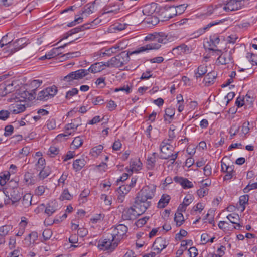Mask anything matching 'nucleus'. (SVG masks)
<instances>
[{
  "mask_svg": "<svg viewBox=\"0 0 257 257\" xmlns=\"http://www.w3.org/2000/svg\"><path fill=\"white\" fill-rule=\"evenodd\" d=\"M156 186L150 184L145 186L138 192L135 201L134 207L145 212L151 204V200L155 195Z\"/></svg>",
  "mask_w": 257,
  "mask_h": 257,
  "instance_id": "f257e3e1",
  "label": "nucleus"
},
{
  "mask_svg": "<svg viewBox=\"0 0 257 257\" xmlns=\"http://www.w3.org/2000/svg\"><path fill=\"white\" fill-rule=\"evenodd\" d=\"M145 40L150 41L151 42L137 48L133 52V53L138 54L148 50L159 49L161 46V44H165L171 41V36L166 35L163 32L155 34H150L145 37Z\"/></svg>",
  "mask_w": 257,
  "mask_h": 257,
  "instance_id": "f03ea898",
  "label": "nucleus"
},
{
  "mask_svg": "<svg viewBox=\"0 0 257 257\" xmlns=\"http://www.w3.org/2000/svg\"><path fill=\"white\" fill-rule=\"evenodd\" d=\"M118 242L110 234L106 238L99 240L97 247L101 250L112 252L117 247Z\"/></svg>",
  "mask_w": 257,
  "mask_h": 257,
  "instance_id": "7ed1b4c3",
  "label": "nucleus"
},
{
  "mask_svg": "<svg viewBox=\"0 0 257 257\" xmlns=\"http://www.w3.org/2000/svg\"><path fill=\"white\" fill-rule=\"evenodd\" d=\"M169 140H164L160 144L161 158L164 159H170L173 163L178 157V152L172 154V146L168 143Z\"/></svg>",
  "mask_w": 257,
  "mask_h": 257,
  "instance_id": "20e7f679",
  "label": "nucleus"
},
{
  "mask_svg": "<svg viewBox=\"0 0 257 257\" xmlns=\"http://www.w3.org/2000/svg\"><path fill=\"white\" fill-rule=\"evenodd\" d=\"M108 20H107L108 21ZM106 21H103L100 18H97L90 23L86 24L84 25L75 27L69 31V35H72L75 33L84 31L85 29L94 28L99 24H104Z\"/></svg>",
  "mask_w": 257,
  "mask_h": 257,
  "instance_id": "39448f33",
  "label": "nucleus"
},
{
  "mask_svg": "<svg viewBox=\"0 0 257 257\" xmlns=\"http://www.w3.org/2000/svg\"><path fill=\"white\" fill-rule=\"evenodd\" d=\"M110 235L113 237L114 239L119 243L120 240L127 232V227L123 224H119L111 229Z\"/></svg>",
  "mask_w": 257,
  "mask_h": 257,
  "instance_id": "423d86ee",
  "label": "nucleus"
},
{
  "mask_svg": "<svg viewBox=\"0 0 257 257\" xmlns=\"http://www.w3.org/2000/svg\"><path fill=\"white\" fill-rule=\"evenodd\" d=\"M225 13H227V11L224 3L223 1H222L221 3H219L214 6L208 7L205 15L207 16H210L211 15L216 16L223 15Z\"/></svg>",
  "mask_w": 257,
  "mask_h": 257,
  "instance_id": "0eeeda50",
  "label": "nucleus"
},
{
  "mask_svg": "<svg viewBox=\"0 0 257 257\" xmlns=\"http://www.w3.org/2000/svg\"><path fill=\"white\" fill-rule=\"evenodd\" d=\"M119 10L120 6L118 3L110 1L103 7V12L99 18L102 20L101 17H109L110 14H115L118 13Z\"/></svg>",
  "mask_w": 257,
  "mask_h": 257,
  "instance_id": "6e6552de",
  "label": "nucleus"
},
{
  "mask_svg": "<svg viewBox=\"0 0 257 257\" xmlns=\"http://www.w3.org/2000/svg\"><path fill=\"white\" fill-rule=\"evenodd\" d=\"M57 92V88L53 85L42 90L38 94L37 99L41 101L47 100L53 97Z\"/></svg>",
  "mask_w": 257,
  "mask_h": 257,
  "instance_id": "1a4fd4ad",
  "label": "nucleus"
},
{
  "mask_svg": "<svg viewBox=\"0 0 257 257\" xmlns=\"http://www.w3.org/2000/svg\"><path fill=\"white\" fill-rule=\"evenodd\" d=\"M88 74L87 69H79L68 74L64 78V80L71 84L74 80L82 79Z\"/></svg>",
  "mask_w": 257,
  "mask_h": 257,
  "instance_id": "9d476101",
  "label": "nucleus"
},
{
  "mask_svg": "<svg viewBox=\"0 0 257 257\" xmlns=\"http://www.w3.org/2000/svg\"><path fill=\"white\" fill-rule=\"evenodd\" d=\"M168 244L169 242L165 238L158 237L156 239L153 244L152 248L153 251L151 252L154 253L155 256L158 255Z\"/></svg>",
  "mask_w": 257,
  "mask_h": 257,
  "instance_id": "9b49d317",
  "label": "nucleus"
},
{
  "mask_svg": "<svg viewBox=\"0 0 257 257\" xmlns=\"http://www.w3.org/2000/svg\"><path fill=\"white\" fill-rule=\"evenodd\" d=\"M5 192L8 199H10V204H15L20 200L21 198L22 193L20 188L18 187L7 188Z\"/></svg>",
  "mask_w": 257,
  "mask_h": 257,
  "instance_id": "f8f14e48",
  "label": "nucleus"
},
{
  "mask_svg": "<svg viewBox=\"0 0 257 257\" xmlns=\"http://www.w3.org/2000/svg\"><path fill=\"white\" fill-rule=\"evenodd\" d=\"M174 6H165L159 9L158 15L162 21H167L175 16Z\"/></svg>",
  "mask_w": 257,
  "mask_h": 257,
  "instance_id": "ddd939ff",
  "label": "nucleus"
},
{
  "mask_svg": "<svg viewBox=\"0 0 257 257\" xmlns=\"http://www.w3.org/2000/svg\"><path fill=\"white\" fill-rule=\"evenodd\" d=\"M144 212H141L140 209H137L130 207L123 210L122 213V219L123 220H131L135 219L137 216H139Z\"/></svg>",
  "mask_w": 257,
  "mask_h": 257,
  "instance_id": "4468645a",
  "label": "nucleus"
},
{
  "mask_svg": "<svg viewBox=\"0 0 257 257\" xmlns=\"http://www.w3.org/2000/svg\"><path fill=\"white\" fill-rule=\"evenodd\" d=\"M111 59L114 67H120L127 63L128 56L127 54L123 52Z\"/></svg>",
  "mask_w": 257,
  "mask_h": 257,
  "instance_id": "2eb2a0df",
  "label": "nucleus"
},
{
  "mask_svg": "<svg viewBox=\"0 0 257 257\" xmlns=\"http://www.w3.org/2000/svg\"><path fill=\"white\" fill-rule=\"evenodd\" d=\"M157 4L155 3L147 4L143 8V10L140 11V13H142L144 15L147 17L153 15L157 14L159 11H157Z\"/></svg>",
  "mask_w": 257,
  "mask_h": 257,
  "instance_id": "dca6fc26",
  "label": "nucleus"
},
{
  "mask_svg": "<svg viewBox=\"0 0 257 257\" xmlns=\"http://www.w3.org/2000/svg\"><path fill=\"white\" fill-rule=\"evenodd\" d=\"M174 180L180 184L184 189L191 188L193 187V183L186 178L176 176L174 178Z\"/></svg>",
  "mask_w": 257,
  "mask_h": 257,
  "instance_id": "f3484780",
  "label": "nucleus"
},
{
  "mask_svg": "<svg viewBox=\"0 0 257 257\" xmlns=\"http://www.w3.org/2000/svg\"><path fill=\"white\" fill-rule=\"evenodd\" d=\"M217 77V73L215 71L208 73L204 77L203 82L206 86L213 84Z\"/></svg>",
  "mask_w": 257,
  "mask_h": 257,
  "instance_id": "a211bd4d",
  "label": "nucleus"
},
{
  "mask_svg": "<svg viewBox=\"0 0 257 257\" xmlns=\"http://www.w3.org/2000/svg\"><path fill=\"white\" fill-rule=\"evenodd\" d=\"M190 51V48L184 44L172 49L173 54L177 55H181L182 53H189Z\"/></svg>",
  "mask_w": 257,
  "mask_h": 257,
  "instance_id": "6ab92c4d",
  "label": "nucleus"
},
{
  "mask_svg": "<svg viewBox=\"0 0 257 257\" xmlns=\"http://www.w3.org/2000/svg\"><path fill=\"white\" fill-rule=\"evenodd\" d=\"M142 164L138 159L131 160L130 163V170L131 172H137L141 169Z\"/></svg>",
  "mask_w": 257,
  "mask_h": 257,
  "instance_id": "aec40b11",
  "label": "nucleus"
},
{
  "mask_svg": "<svg viewBox=\"0 0 257 257\" xmlns=\"http://www.w3.org/2000/svg\"><path fill=\"white\" fill-rule=\"evenodd\" d=\"M68 43H66L63 46L52 49L51 51L46 54L45 58L50 59L52 58H54L57 56V55H59L60 54H61V53L59 52V50L60 49H63L68 45Z\"/></svg>",
  "mask_w": 257,
  "mask_h": 257,
  "instance_id": "412c9836",
  "label": "nucleus"
},
{
  "mask_svg": "<svg viewBox=\"0 0 257 257\" xmlns=\"http://www.w3.org/2000/svg\"><path fill=\"white\" fill-rule=\"evenodd\" d=\"M87 70L88 72H90L92 73L100 72L104 70L102 62H96L92 64Z\"/></svg>",
  "mask_w": 257,
  "mask_h": 257,
  "instance_id": "4be33fe9",
  "label": "nucleus"
},
{
  "mask_svg": "<svg viewBox=\"0 0 257 257\" xmlns=\"http://www.w3.org/2000/svg\"><path fill=\"white\" fill-rule=\"evenodd\" d=\"M219 63L222 65H225L231 61V56L229 53H222L217 59Z\"/></svg>",
  "mask_w": 257,
  "mask_h": 257,
  "instance_id": "5701e85b",
  "label": "nucleus"
},
{
  "mask_svg": "<svg viewBox=\"0 0 257 257\" xmlns=\"http://www.w3.org/2000/svg\"><path fill=\"white\" fill-rule=\"evenodd\" d=\"M171 197L167 194H163L158 203V207L163 208L166 207L169 203Z\"/></svg>",
  "mask_w": 257,
  "mask_h": 257,
  "instance_id": "b1692460",
  "label": "nucleus"
},
{
  "mask_svg": "<svg viewBox=\"0 0 257 257\" xmlns=\"http://www.w3.org/2000/svg\"><path fill=\"white\" fill-rule=\"evenodd\" d=\"M207 72V66L205 64L200 65L195 71V77L197 79L201 77Z\"/></svg>",
  "mask_w": 257,
  "mask_h": 257,
  "instance_id": "393cba45",
  "label": "nucleus"
},
{
  "mask_svg": "<svg viewBox=\"0 0 257 257\" xmlns=\"http://www.w3.org/2000/svg\"><path fill=\"white\" fill-rule=\"evenodd\" d=\"M219 42L220 39L218 36L215 35L211 36L210 37L209 49L213 51L215 50V48L217 45L219 43Z\"/></svg>",
  "mask_w": 257,
  "mask_h": 257,
  "instance_id": "a878e982",
  "label": "nucleus"
},
{
  "mask_svg": "<svg viewBox=\"0 0 257 257\" xmlns=\"http://www.w3.org/2000/svg\"><path fill=\"white\" fill-rule=\"evenodd\" d=\"M27 221L25 217H22L21 221L19 224V229L18 232L16 233V236H21L25 232V229L26 225H27Z\"/></svg>",
  "mask_w": 257,
  "mask_h": 257,
  "instance_id": "bb28decb",
  "label": "nucleus"
},
{
  "mask_svg": "<svg viewBox=\"0 0 257 257\" xmlns=\"http://www.w3.org/2000/svg\"><path fill=\"white\" fill-rule=\"evenodd\" d=\"M38 174V178L40 180H43L47 178L51 173V169L49 166H46L42 168Z\"/></svg>",
  "mask_w": 257,
  "mask_h": 257,
  "instance_id": "cd10ccee",
  "label": "nucleus"
},
{
  "mask_svg": "<svg viewBox=\"0 0 257 257\" xmlns=\"http://www.w3.org/2000/svg\"><path fill=\"white\" fill-rule=\"evenodd\" d=\"M32 196L31 194H26L23 196L21 204L24 208H28L31 205Z\"/></svg>",
  "mask_w": 257,
  "mask_h": 257,
  "instance_id": "c85d7f7f",
  "label": "nucleus"
},
{
  "mask_svg": "<svg viewBox=\"0 0 257 257\" xmlns=\"http://www.w3.org/2000/svg\"><path fill=\"white\" fill-rule=\"evenodd\" d=\"M86 164V161L83 158L76 159L73 162V168L76 171L80 170Z\"/></svg>",
  "mask_w": 257,
  "mask_h": 257,
  "instance_id": "c756f323",
  "label": "nucleus"
},
{
  "mask_svg": "<svg viewBox=\"0 0 257 257\" xmlns=\"http://www.w3.org/2000/svg\"><path fill=\"white\" fill-rule=\"evenodd\" d=\"M145 21L152 26L156 25L159 22V19L158 18L157 14L148 16L144 18Z\"/></svg>",
  "mask_w": 257,
  "mask_h": 257,
  "instance_id": "7c9ffc66",
  "label": "nucleus"
},
{
  "mask_svg": "<svg viewBox=\"0 0 257 257\" xmlns=\"http://www.w3.org/2000/svg\"><path fill=\"white\" fill-rule=\"evenodd\" d=\"M12 111L14 114H18L25 111L26 107L24 104L16 103L12 105Z\"/></svg>",
  "mask_w": 257,
  "mask_h": 257,
  "instance_id": "2f4dec72",
  "label": "nucleus"
},
{
  "mask_svg": "<svg viewBox=\"0 0 257 257\" xmlns=\"http://www.w3.org/2000/svg\"><path fill=\"white\" fill-rule=\"evenodd\" d=\"M83 143V139L81 137L78 136L75 137L73 140L71 146L74 149H77L81 146Z\"/></svg>",
  "mask_w": 257,
  "mask_h": 257,
  "instance_id": "473e14b6",
  "label": "nucleus"
},
{
  "mask_svg": "<svg viewBox=\"0 0 257 257\" xmlns=\"http://www.w3.org/2000/svg\"><path fill=\"white\" fill-rule=\"evenodd\" d=\"M103 149V147L101 145L95 146L91 149L90 154L94 157H96L101 153Z\"/></svg>",
  "mask_w": 257,
  "mask_h": 257,
  "instance_id": "72a5a7b5",
  "label": "nucleus"
},
{
  "mask_svg": "<svg viewBox=\"0 0 257 257\" xmlns=\"http://www.w3.org/2000/svg\"><path fill=\"white\" fill-rule=\"evenodd\" d=\"M9 204H10V199H8L5 191L0 192V207H3L4 205Z\"/></svg>",
  "mask_w": 257,
  "mask_h": 257,
  "instance_id": "f704fd0d",
  "label": "nucleus"
},
{
  "mask_svg": "<svg viewBox=\"0 0 257 257\" xmlns=\"http://www.w3.org/2000/svg\"><path fill=\"white\" fill-rule=\"evenodd\" d=\"M174 220L177 226H181L184 221V216L182 213L177 211L175 214Z\"/></svg>",
  "mask_w": 257,
  "mask_h": 257,
  "instance_id": "c9c22d12",
  "label": "nucleus"
},
{
  "mask_svg": "<svg viewBox=\"0 0 257 257\" xmlns=\"http://www.w3.org/2000/svg\"><path fill=\"white\" fill-rule=\"evenodd\" d=\"M120 50V46L119 45H115L111 48L106 49L103 53V56L104 55L110 56L112 54L117 53Z\"/></svg>",
  "mask_w": 257,
  "mask_h": 257,
  "instance_id": "e433bc0d",
  "label": "nucleus"
},
{
  "mask_svg": "<svg viewBox=\"0 0 257 257\" xmlns=\"http://www.w3.org/2000/svg\"><path fill=\"white\" fill-rule=\"evenodd\" d=\"M12 229L13 226L11 225H6L0 227V235L5 237Z\"/></svg>",
  "mask_w": 257,
  "mask_h": 257,
  "instance_id": "4c0bfd02",
  "label": "nucleus"
},
{
  "mask_svg": "<svg viewBox=\"0 0 257 257\" xmlns=\"http://www.w3.org/2000/svg\"><path fill=\"white\" fill-rule=\"evenodd\" d=\"M249 200V196L248 195H244L239 197V204L242 207V211H243L245 208V205L248 203Z\"/></svg>",
  "mask_w": 257,
  "mask_h": 257,
  "instance_id": "58836bf2",
  "label": "nucleus"
},
{
  "mask_svg": "<svg viewBox=\"0 0 257 257\" xmlns=\"http://www.w3.org/2000/svg\"><path fill=\"white\" fill-rule=\"evenodd\" d=\"M24 180L25 182L28 185H32L34 183V180L32 173L27 172L24 176Z\"/></svg>",
  "mask_w": 257,
  "mask_h": 257,
  "instance_id": "ea45409f",
  "label": "nucleus"
},
{
  "mask_svg": "<svg viewBox=\"0 0 257 257\" xmlns=\"http://www.w3.org/2000/svg\"><path fill=\"white\" fill-rule=\"evenodd\" d=\"M45 160L42 157L38 159L37 163L35 164V169L38 171L40 170L42 168L46 167Z\"/></svg>",
  "mask_w": 257,
  "mask_h": 257,
  "instance_id": "a19ab883",
  "label": "nucleus"
},
{
  "mask_svg": "<svg viewBox=\"0 0 257 257\" xmlns=\"http://www.w3.org/2000/svg\"><path fill=\"white\" fill-rule=\"evenodd\" d=\"M227 218L233 224L237 223L239 221L240 217L237 213H232L227 216Z\"/></svg>",
  "mask_w": 257,
  "mask_h": 257,
  "instance_id": "79ce46f5",
  "label": "nucleus"
},
{
  "mask_svg": "<svg viewBox=\"0 0 257 257\" xmlns=\"http://www.w3.org/2000/svg\"><path fill=\"white\" fill-rule=\"evenodd\" d=\"M89 194V190H84L80 195L79 201L80 203H84L87 201V197Z\"/></svg>",
  "mask_w": 257,
  "mask_h": 257,
  "instance_id": "37998d69",
  "label": "nucleus"
},
{
  "mask_svg": "<svg viewBox=\"0 0 257 257\" xmlns=\"http://www.w3.org/2000/svg\"><path fill=\"white\" fill-rule=\"evenodd\" d=\"M187 5L186 4H182L174 7L175 16L182 14L186 10Z\"/></svg>",
  "mask_w": 257,
  "mask_h": 257,
  "instance_id": "c03bdc74",
  "label": "nucleus"
},
{
  "mask_svg": "<svg viewBox=\"0 0 257 257\" xmlns=\"http://www.w3.org/2000/svg\"><path fill=\"white\" fill-rule=\"evenodd\" d=\"M7 35L4 36L2 37L0 41V47L2 48L5 45L8 46V47L11 48V45H12V42L10 41H7ZM15 44H13L14 46H15Z\"/></svg>",
  "mask_w": 257,
  "mask_h": 257,
  "instance_id": "a18cd8bd",
  "label": "nucleus"
},
{
  "mask_svg": "<svg viewBox=\"0 0 257 257\" xmlns=\"http://www.w3.org/2000/svg\"><path fill=\"white\" fill-rule=\"evenodd\" d=\"M10 174L9 172L4 173L0 176V185L4 186L7 182L9 180Z\"/></svg>",
  "mask_w": 257,
  "mask_h": 257,
  "instance_id": "49530a36",
  "label": "nucleus"
},
{
  "mask_svg": "<svg viewBox=\"0 0 257 257\" xmlns=\"http://www.w3.org/2000/svg\"><path fill=\"white\" fill-rule=\"evenodd\" d=\"M72 198V195L70 194V193L68 191V190L67 189H65L63 190V192L62 193L60 199L61 200H70Z\"/></svg>",
  "mask_w": 257,
  "mask_h": 257,
  "instance_id": "de8ad7c7",
  "label": "nucleus"
},
{
  "mask_svg": "<svg viewBox=\"0 0 257 257\" xmlns=\"http://www.w3.org/2000/svg\"><path fill=\"white\" fill-rule=\"evenodd\" d=\"M23 39H18L16 41L14 42H12V44H15V46H14L13 44L11 45V48H14V51H17L19 50V49H21L23 47L21 46L22 45H23Z\"/></svg>",
  "mask_w": 257,
  "mask_h": 257,
  "instance_id": "09e8293b",
  "label": "nucleus"
},
{
  "mask_svg": "<svg viewBox=\"0 0 257 257\" xmlns=\"http://www.w3.org/2000/svg\"><path fill=\"white\" fill-rule=\"evenodd\" d=\"M246 57L252 65H257V55L252 53H248Z\"/></svg>",
  "mask_w": 257,
  "mask_h": 257,
  "instance_id": "8fccbe9b",
  "label": "nucleus"
},
{
  "mask_svg": "<svg viewBox=\"0 0 257 257\" xmlns=\"http://www.w3.org/2000/svg\"><path fill=\"white\" fill-rule=\"evenodd\" d=\"M59 153V149L58 147L55 146H51L48 151V155L51 157H54Z\"/></svg>",
  "mask_w": 257,
  "mask_h": 257,
  "instance_id": "3c124183",
  "label": "nucleus"
},
{
  "mask_svg": "<svg viewBox=\"0 0 257 257\" xmlns=\"http://www.w3.org/2000/svg\"><path fill=\"white\" fill-rule=\"evenodd\" d=\"M68 174L67 172H63L60 178L58 179V186L63 187L65 184V181L68 177Z\"/></svg>",
  "mask_w": 257,
  "mask_h": 257,
  "instance_id": "603ef678",
  "label": "nucleus"
},
{
  "mask_svg": "<svg viewBox=\"0 0 257 257\" xmlns=\"http://www.w3.org/2000/svg\"><path fill=\"white\" fill-rule=\"evenodd\" d=\"M70 123L72 125L73 132H75L77 127L81 125V118L80 117H77L73 119Z\"/></svg>",
  "mask_w": 257,
  "mask_h": 257,
  "instance_id": "864d4df0",
  "label": "nucleus"
},
{
  "mask_svg": "<svg viewBox=\"0 0 257 257\" xmlns=\"http://www.w3.org/2000/svg\"><path fill=\"white\" fill-rule=\"evenodd\" d=\"M104 215L103 214H97L94 216L91 219V221L93 223H97L102 221L104 219Z\"/></svg>",
  "mask_w": 257,
  "mask_h": 257,
  "instance_id": "5fc2aeb1",
  "label": "nucleus"
},
{
  "mask_svg": "<svg viewBox=\"0 0 257 257\" xmlns=\"http://www.w3.org/2000/svg\"><path fill=\"white\" fill-rule=\"evenodd\" d=\"M239 130V126L236 125H233L229 130V134L230 135V139H232L235 136L236 134L238 132Z\"/></svg>",
  "mask_w": 257,
  "mask_h": 257,
  "instance_id": "6e6d98bb",
  "label": "nucleus"
},
{
  "mask_svg": "<svg viewBox=\"0 0 257 257\" xmlns=\"http://www.w3.org/2000/svg\"><path fill=\"white\" fill-rule=\"evenodd\" d=\"M101 199L103 200L106 205L110 206L112 204V197L111 196H108L106 194H102L100 197Z\"/></svg>",
  "mask_w": 257,
  "mask_h": 257,
  "instance_id": "4d7b16f0",
  "label": "nucleus"
},
{
  "mask_svg": "<svg viewBox=\"0 0 257 257\" xmlns=\"http://www.w3.org/2000/svg\"><path fill=\"white\" fill-rule=\"evenodd\" d=\"M47 127L49 130H54L56 127V121L54 119H50L47 121Z\"/></svg>",
  "mask_w": 257,
  "mask_h": 257,
  "instance_id": "13d9d810",
  "label": "nucleus"
},
{
  "mask_svg": "<svg viewBox=\"0 0 257 257\" xmlns=\"http://www.w3.org/2000/svg\"><path fill=\"white\" fill-rule=\"evenodd\" d=\"M156 162V159L155 156H153L147 159V167L149 169H152L154 165Z\"/></svg>",
  "mask_w": 257,
  "mask_h": 257,
  "instance_id": "bf43d9fd",
  "label": "nucleus"
},
{
  "mask_svg": "<svg viewBox=\"0 0 257 257\" xmlns=\"http://www.w3.org/2000/svg\"><path fill=\"white\" fill-rule=\"evenodd\" d=\"M131 187L130 186L127 185H123L120 186L117 190L120 192V193L127 194L130 191Z\"/></svg>",
  "mask_w": 257,
  "mask_h": 257,
  "instance_id": "052dcab7",
  "label": "nucleus"
},
{
  "mask_svg": "<svg viewBox=\"0 0 257 257\" xmlns=\"http://www.w3.org/2000/svg\"><path fill=\"white\" fill-rule=\"evenodd\" d=\"M119 91H124L126 94H129L131 92V87L128 85H124L122 87L115 88L114 92H118Z\"/></svg>",
  "mask_w": 257,
  "mask_h": 257,
  "instance_id": "680f3d73",
  "label": "nucleus"
},
{
  "mask_svg": "<svg viewBox=\"0 0 257 257\" xmlns=\"http://www.w3.org/2000/svg\"><path fill=\"white\" fill-rule=\"evenodd\" d=\"M204 174L206 177H209L212 174V167L209 163L207 164L203 168Z\"/></svg>",
  "mask_w": 257,
  "mask_h": 257,
  "instance_id": "e2e57ef3",
  "label": "nucleus"
},
{
  "mask_svg": "<svg viewBox=\"0 0 257 257\" xmlns=\"http://www.w3.org/2000/svg\"><path fill=\"white\" fill-rule=\"evenodd\" d=\"M78 92V90L76 88H72L71 90L67 92L65 97L67 99H70L73 96L76 95Z\"/></svg>",
  "mask_w": 257,
  "mask_h": 257,
  "instance_id": "0e129e2a",
  "label": "nucleus"
},
{
  "mask_svg": "<svg viewBox=\"0 0 257 257\" xmlns=\"http://www.w3.org/2000/svg\"><path fill=\"white\" fill-rule=\"evenodd\" d=\"M208 189L206 187H201L197 191L198 195L200 197H203L208 194Z\"/></svg>",
  "mask_w": 257,
  "mask_h": 257,
  "instance_id": "69168bd1",
  "label": "nucleus"
},
{
  "mask_svg": "<svg viewBox=\"0 0 257 257\" xmlns=\"http://www.w3.org/2000/svg\"><path fill=\"white\" fill-rule=\"evenodd\" d=\"M257 189V182L252 184L249 183L243 189L244 193H247L250 190Z\"/></svg>",
  "mask_w": 257,
  "mask_h": 257,
  "instance_id": "338daca9",
  "label": "nucleus"
},
{
  "mask_svg": "<svg viewBox=\"0 0 257 257\" xmlns=\"http://www.w3.org/2000/svg\"><path fill=\"white\" fill-rule=\"evenodd\" d=\"M92 102L95 105H102L104 103V99L101 96H97L92 99Z\"/></svg>",
  "mask_w": 257,
  "mask_h": 257,
  "instance_id": "774afa93",
  "label": "nucleus"
}]
</instances>
